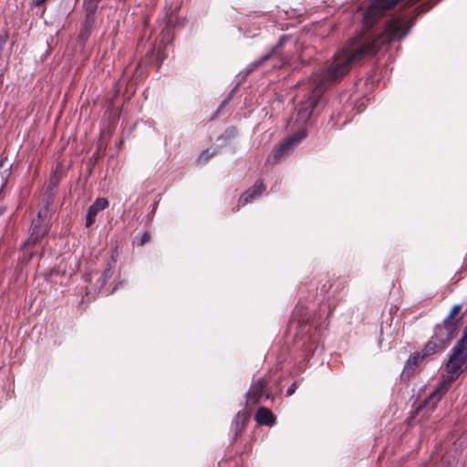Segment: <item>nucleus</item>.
I'll return each mask as SVG.
<instances>
[{
  "mask_svg": "<svg viewBox=\"0 0 467 467\" xmlns=\"http://www.w3.org/2000/svg\"><path fill=\"white\" fill-rule=\"evenodd\" d=\"M5 211V208L4 206H1L0 207V215H2Z\"/></svg>",
  "mask_w": 467,
  "mask_h": 467,
  "instance_id": "nucleus-22",
  "label": "nucleus"
},
{
  "mask_svg": "<svg viewBox=\"0 0 467 467\" xmlns=\"http://www.w3.org/2000/svg\"><path fill=\"white\" fill-rule=\"evenodd\" d=\"M249 421V414L246 411H239L232 422L234 440L236 441L241 433L246 429Z\"/></svg>",
  "mask_w": 467,
  "mask_h": 467,
  "instance_id": "nucleus-12",
  "label": "nucleus"
},
{
  "mask_svg": "<svg viewBox=\"0 0 467 467\" xmlns=\"http://www.w3.org/2000/svg\"><path fill=\"white\" fill-rule=\"evenodd\" d=\"M428 357L429 356H423V348H422L420 352L415 353L413 356H411L409 358L408 364L412 365V366H417L420 360H421L425 358H428Z\"/></svg>",
  "mask_w": 467,
  "mask_h": 467,
  "instance_id": "nucleus-16",
  "label": "nucleus"
},
{
  "mask_svg": "<svg viewBox=\"0 0 467 467\" xmlns=\"http://www.w3.org/2000/svg\"><path fill=\"white\" fill-rule=\"evenodd\" d=\"M5 184V179L4 178L3 175L0 174V191L3 189Z\"/></svg>",
  "mask_w": 467,
  "mask_h": 467,
  "instance_id": "nucleus-21",
  "label": "nucleus"
},
{
  "mask_svg": "<svg viewBox=\"0 0 467 467\" xmlns=\"http://www.w3.org/2000/svg\"><path fill=\"white\" fill-rule=\"evenodd\" d=\"M213 156V154H210L209 153V150H203L200 157H199V161H209V159Z\"/></svg>",
  "mask_w": 467,
  "mask_h": 467,
  "instance_id": "nucleus-20",
  "label": "nucleus"
},
{
  "mask_svg": "<svg viewBox=\"0 0 467 467\" xmlns=\"http://www.w3.org/2000/svg\"><path fill=\"white\" fill-rule=\"evenodd\" d=\"M47 0H36V5H41L45 3Z\"/></svg>",
  "mask_w": 467,
  "mask_h": 467,
  "instance_id": "nucleus-23",
  "label": "nucleus"
},
{
  "mask_svg": "<svg viewBox=\"0 0 467 467\" xmlns=\"http://www.w3.org/2000/svg\"><path fill=\"white\" fill-rule=\"evenodd\" d=\"M85 8H86V17H85L84 26H85L86 29L88 30L93 26V25L95 23V14H96L97 10H93L91 13L89 7H85Z\"/></svg>",
  "mask_w": 467,
  "mask_h": 467,
  "instance_id": "nucleus-15",
  "label": "nucleus"
},
{
  "mask_svg": "<svg viewBox=\"0 0 467 467\" xmlns=\"http://www.w3.org/2000/svg\"><path fill=\"white\" fill-rule=\"evenodd\" d=\"M50 202L48 199L44 201L43 206L39 209L37 215L31 222L29 228V237L25 243V248L36 246L41 244V240L47 235L50 231Z\"/></svg>",
  "mask_w": 467,
  "mask_h": 467,
  "instance_id": "nucleus-5",
  "label": "nucleus"
},
{
  "mask_svg": "<svg viewBox=\"0 0 467 467\" xmlns=\"http://www.w3.org/2000/svg\"><path fill=\"white\" fill-rule=\"evenodd\" d=\"M419 0H371L370 4L368 5V11L365 16V20L367 23H371V17L384 12L390 11L393 8H410L413 6ZM439 0L432 2H426L414 9L416 15L414 17L410 18L413 20V24L415 23L416 17L420 14H423L429 11L433 5L437 4ZM410 21V19L408 20Z\"/></svg>",
  "mask_w": 467,
  "mask_h": 467,
  "instance_id": "nucleus-4",
  "label": "nucleus"
},
{
  "mask_svg": "<svg viewBox=\"0 0 467 467\" xmlns=\"http://www.w3.org/2000/svg\"><path fill=\"white\" fill-rule=\"evenodd\" d=\"M150 239H151L150 233V232H148V231H147V232H145V233L142 234L141 238H140V246H143V245L147 244L148 243H150Z\"/></svg>",
  "mask_w": 467,
  "mask_h": 467,
  "instance_id": "nucleus-18",
  "label": "nucleus"
},
{
  "mask_svg": "<svg viewBox=\"0 0 467 467\" xmlns=\"http://www.w3.org/2000/svg\"><path fill=\"white\" fill-rule=\"evenodd\" d=\"M116 287H113L110 291L108 292V294H111L115 291Z\"/></svg>",
  "mask_w": 467,
  "mask_h": 467,
  "instance_id": "nucleus-24",
  "label": "nucleus"
},
{
  "mask_svg": "<svg viewBox=\"0 0 467 467\" xmlns=\"http://www.w3.org/2000/svg\"><path fill=\"white\" fill-rule=\"evenodd\" d=\"M109 202L105 198H98L91 206H89L86 216V227H90L96 221V216L99 211L106 209Z\"/></svg>",
  "mask_w": 467,
  "mask_h": 467,
  "instance_id": "nucleus-11",
  "label": "nucleus"
},
{
  "mask_svg": "<svg viewBox=\"0 0 467 467\" xmlns=\"http://www.w3.org/2000/svg\"><path fill=\"white\" fill-rule=\"evenodd\" d=\"M452 349L467 355V334L463 332L462 338L456 343Z\"/></svg>",
  "mask_w": 467,
  "mask_h": 467,
  "instance_id": "nucleus-14",
  "label": "nucleus"
},
{
  "mask_svg": "<svg viewBox=\"0 0 467 467\" xmlns=\"http://www.w3.org/2000/svg\"><path fill=\"white\" fill-rule=\"evenodd\" d=\"M463 332H464L465 334H467V324H466V327H464V329H463Z\"/></svg>",
  "mask_w": 467,
  "mask_h": 467,
  "instance_id": "nucleus-25",
  "label": "nucleus"
},
{
  "mask_svg": "<svg viewBox=\"0 0 467 467\" xmlns=\"http://www.w3.org/2000/svg\"><path fill=\"white\" fill-rule=\"evenodd\" d=\"M297 387H298V383H297V382H293V383L288 387V389H287V390H286V395H287V396H291V395H293V394L296 392V390Z\"/></svg>",
  "mask_w": 467,
  "mask_h": 467,
  "instance_id": "nucleus-19",
  "label": "nucleus"
},
{
  "mask_svg": "<svg viewBox=\"0 0 467 467\" xmlns=\"http://www.w3.org/2000/svg\"><path fill=\"white\" fill-rule=\"evenodd\" d=\"M265 191V186L263 181L258 180L254 182V184L246 190L239 198L238 203L239 205H246L253 199L260 196Z\"/></svg>",
  "mask_w": 467,
  "mask_h": 467,
  "instance_id": "nucleus-9",
  "label": "nucleus"
},
{
  "mask_svg": "<svg viewBox=\"0 0 467 467\" xmlns=\"http://www.w3.org/2000/svg\"><path fill=\"white\" fill-rule=\"evenodd\" d=\"M306 137V130L302 129L295 134L284 140L279 146L273 150V158L275 162L290 154L294 148Z\"/></svg>",
  "mask_w": 467,
  "mask_h": 467,
  "instance_id": "nucleus-6",
  "label": "nucleus"
},
{
  "mask_svg": "<svg viewBox=\"0 0 467 467\" xmlns=\"http://www.w3.org/2000/svg\"><path fill=\"white\" fill-rule=\"evenodd\" d=\"M367 11L368 8L363 13L365 29L350 37L344 47L334 54L331 64L326 69L315 73L307 80L297 83L298 87L306 85L310 89L308 99L298 109V115L301 119H306L310 117L325 90L347 75L354 65L361 63L367 57L375 56L384 46L400 40L413 26V20L403 21L401 17H398L389 20L384 31L376 34L370 31V28L378 18L389 11L371 17L369 24L365 20Z\"/></svg>",
  "mask_w": 467,
  "mask_h": 467,
  "instance_id": "nucleus-1",
  "label": "nucleus"
},
{
  "mask_svg": "<svg viewBox=\"0 0 467 467\" xmlns=\"http://www.w3.org/2000/svg\"><path fill=\"white\" fill-rule=\"evenodd\" d=\"M101 0H84V6L89 7L90 12L92 13L93 10H97L99 4Z\"/></svg>",
  "mask_w": 467,
  "mask_h": 467,
  "instance_id": "nucleus-17",
  "label": "nucleus"
},
{
  "mask_svg": "<svg viewBox=\"0 0 467 467\" xmlns=\"http://www.w3.org/2000/svg\"><path fill=\"white\" fill-rule=\"evenodd\" d=\"M255 420L259 425L273 426L275 423V416L265 407L258 408L255 413Z\"/></svg>",
  "mask_w": 467,
  "mask_h": 467,
  "instance_id": "nucleus-13",
  "label": "nucleus"
},
{
  "mask_svg": "<svg viewBox=\"0 0 467 467\" xmlns=\"http://www.w3.org/2000/svg\"><path fill=\"white\" fill-rule=\"evenodd\" d=\"M115 265L116 261L113 257L106 263L104 270L99 274V276L95 283V287L99 292L105 288L108 281L113 276Z\"/></svg>",
  "mask_w": 467,
  "mask_h": 467,
  "instance_id": "nucleus-10",
  "label": "nucleus"
},
{
  "mask_svg": "<svg viewBox=\"0 0 467 467\" xmlns=\"http://www.w3.org/2000/svg\"><path fill=\"white\" fill-rule=\"evenodd\" d=\"M462 304L454 305L441 324L434 327L433 335L423 347V356H431L445 349L456 337L463 315Z\"/></svg>",
  "mask_w": 467,
  "mask_h": 467,
  "instance_id": "nucleus-3",
  "label": "nucleus"
},
{
  "mask_svg": "<svg viewBox=\"0 0 467 467\" xmlns=\"http://www.w3.org/2000/svg\"><path fill=\"white\" fill-rule=\"evenodd\" d=\"M467 368V355L451 349L446 364L448 377L439 382L437 387L412 411L409 420L419 418L420 421L427 420L436 408L438 402L448 392L451 383Z\"/></svg>",
  "mask_w": 467,
  "mask_h": 467,
  "instance_id": "nucleus-2",
  "label": "nucleus"
},
{
  "mask_svg": "<svg viewBox=\"0 0 467 467\" xmlns=\"http://www.w3.org/2000/svg\"><path fill=\"white\" fill-rule=\"evenodd\" d=\"M269 384V379L262 377L254 381L246 393V405L254 406L260 402L265 394L266 399L271 398V393H266L265 388Z\"/></svg>",
  "mask_w": 467,
  "mask_h": 467,
  "instance_id": "nucleus-7",
  "label": "nucleus"
},
{
  "mask_svg": "<svg viewBox=\"0 0 467 467\" xmlns=\"http://www.w3.org/2000/svg\"><path fill=\"white\" fill-rule=\"evenodd\" d=\"M286 39V36H282L278 42L276 43V45H275L267 54L264 55L259 60L253 62L248 66L247 72L254 71V69L258 68L264 62L269 60L274 57H277L280 59H283L282 55L279 52V49Z\"/></svg>",
  "mask_w": 467,
  "mask_h": 467,
  "instance_id": "nucleus-8",
  "label": "nucleus"
}]
</instances>
